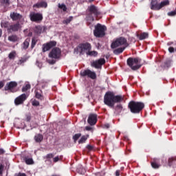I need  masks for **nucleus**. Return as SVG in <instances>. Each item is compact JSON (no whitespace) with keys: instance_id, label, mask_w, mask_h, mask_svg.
Listing matches in <instances>:
<instances>
[{"instance_id":"nucleus-24","label":"nucleus","mask_w":176,"mask_h":176,"mask_svg":"<svg viewBox=\"0 0 176 176\" xmlns=\"http://www.w3.org/2000/svg\"><path fill=\"white\" fill-rule=\"evenodd\" d=\"M34 140L36 142H42L43 140V135H42L41 134L36 135L34 137Z\"/></svg>"},{"instance_id":"nucleus-1","label":"nucleus","mask_w":176,"mask_h":176,"mask_svg":"<svg viewBox=\"0 0 176 176\" xmlns=\"http://www.w3.org/2000/svg\"><path fill=\"white\" fill-rule=\"evenodd\" d=\"M124 98L122 96H115L112 92H107L104 97V103L110 108H114L115 104H116V102H122Z\"/></svg>"},{"instance_id":"nucleus-11","label":"nucleus","mask_w":176,"mask_h":176,"mask_svg":"<svg viewBox=\"0 0 176 176\" xmlns=\"http://www.w3.org/2000/svg\"><path fill=\"white\" fill-rule=\"evenodd\" d=\"M57 45V43L56 41H50L49 43H47L43 45V52L45 53V52H47L50 50L52 49V47H54V46H56Z\"/></svg>"},{"instance_id":"nucleus-53","label":"nucleus","mask_w":176,"mask_h":176,"mask_svg":"<svg viewBox=\"0 0 176 176\" xmlns=\"http://www.w3.org/2000/svg\"><path fill=\"white\" fill-rule=\"evenodd\" d=\"M30 120H31V116L27 115L26 116V122H30Z\"/></svg>"},{"instance_id":"nucleus-20","label":"nucleus","mask_w":176,"mask_h":176,"mask_svg":"<svg viewBox=\"0 0 176 176\" xmlns=\"http://www.w3.org/2000/svg\"><path fill=\"white\" fill-rule=\"evenodd\" d=\"M33 8H36V9H39L41 8H47V3L45 1L38 2L33 5Z\"/></svg>"},{"instance_id":"nucleus-3","label":"nucleus","mask_w":176,"mask_h":176,"mask_svg":"<svg viewBox=\"0 0 176 176\" xmlns=\"http://www.w3.org/2000/svg\"><path fill=\"white\" fill-rule=\"evenodd\" d=\"M127 65L131 69L135 71L141 68V59L138 58H129L127 59Z\"/></svg>"},{"instance_id":"nucleus-10","label":"nucleus","mask_w":176,"mask_h":176,"mask_svg":"<svg viewBox=\"0 0 176 176\" xmlns=\"http://www.w3.org/2000/svg\"><path fill=\"white\" fill-rule=\"evenodd\" d=\"M81 76H88V78H91V79H96L97 78V75L96 72H91L89 69L84 70L80 72Z\"/></svg>"},{"instance_id":"nucleus-14","label":"nucleus","mask_w":176,"mask_h":176,"mask_svg":"<svg viewBox=\"0 0 176 176\" xmlns=\"http://www.w3.org/2000/svg\"><path fill=\"white\" fill-rule=\"evenodd\" d=\"M25 100H27V95L25 94H23L15 99V104L20 105L21 104H23Z\"/></svg>"},{"instance_id":"nucleus-15","label":"nucleus","mask_w":176,"mask_h":176,"mask_svg":"<svg viewBox=\"0 0 176 176\" xmlns=\"http://www.w3.org/2000/svg\"><path fill=\"white\" fill-rule=\"evenodd\" d=\"M87 122L90 126H94L97 123V116L96 114H90Z\"/></svg>"},{"instance_id":"nucleus-40","label":"nucleus","mask_w":176,"mask_h":176,"mask_svg":"<svg viewBox=\"0 0 176 176\" xmlns=\"http://www.w3.org/2000/svg\"><path fill=\"white\" fill-rule=\"evenodd\" d=\"M36 45V38H33L32 39V45H31V47L32 49H34V47H35V45Z\"/></svg>"},{"instance_id":"nucleus-31","label":"nucleus","mask_w":176,"mask_h":176,"mask_svg":"<svg viewBox=\"0 0 176 176\" xmlns=\"http://www.w3.org/2000/svg\"><path fill=\"white\" fill-rule=\"evenodd\" d=\"M8 58L10 60H14V58H16V51H12L9 54Z\"/></svg>"},{"instance_id":"nucleus-18","label":"nucleus","mask_w":176,"mask_h":176,"mask_svg":"<svg viewBox=\"0 0 176 176\" xmlns=\"http://www.w3.org/2000/svg\"><path fill=\"white\" fill-rule=\"evenodd\" d=\"M10 17L12 19V21H17V20H21L23 16L17 12H11Z\"/></svg>"},{"instance_id":"nucleus-8","label":"nucleus","mask_w":176,"mask_h":176,"mask_svg":"<svg viewBox=\"0 0 176 176\" xmlns=\"http://www.w3.org/2000/svg\"><path fill=\"white\" fill-rule=\"evenodd\" d=\"M60 56H61V50L57 47L52 49L49 54L50 58H54V60L60 58Z\"/></svg>"},{"instance_id":"nucleus-52","label":"nucleus","mask_w":176,"mask_h":176,"mask_svg":"<svg viewBox=\"0 0 176 176\" xmlns=\"http://www.w3.org/2000/svg\"><path fill=\"white\" fill-rule=\"evenodd\" d=\"M169 53H174V47H170L168 48Z\"/></svg>"},{"instance_id":"nucleus-64","label":"nucleus","mask_w":176,"mask_h":176,"mask_svg":"<svg viewBox=\"0 0 176 176\" xmlns=\"http://www.w3.org/2000/svg\"><path fill=\"white\" fill-rule=\"evenodd\" d=\"M89 2H94V0H88Z\"/></svg>"},{"instance_id":"nucleus-60","label":"nucleus","mask_w":176,"mask_h":176,"mask_svg":"<svg viewBox=\"0 0 176 176\" xmlns=\"http://www.w3.org/2000/svg\"><path fill=\"white\" fill-rule=\"evenodd\" d=\"M116 176L120 175V171L116 170Z\"/></svg>"},{"instance_id":"nucleus-5","label":"nucleus","mask_w":176,"mask_h":176,"mask_svg":"<svg viewBox=\"0 0 176 176\" xmlns=\"http://www.w3.org/2000/svg\"><path fill=\"white\" fill-rule=\"evenodd\" d=\"M120 46H124V47H127V46H129L127 40L124 37H120L117 38L111 43V49H116V47H119Z\"/></svg>"},{"instance_id":"nucleus-29","label":"nucleus","mask_w":176,"mask_h":176,"mask_svg":"<svg viewBox=\"0 0 176 176\" xmlns=\"http://www.w3.org/2000/svg\"><path fill=\"white\" fill-rule=\"evenodd\" d=\"M170 2L168 0H165L164 1H162L160 3V9H162V8H164V6H167V5H169Z\"/></svg>"},{"instance_id":"nucleus-41","label":"nucleus","mask_w":176,"mask_h":176,"mask_svg":"<svg viewBox=\"0 0 176 176\" xmlns=\"http://www.w3.org/2000/svg\"><path fill=\"white\" fill-rule=\"evenodd\" d=\"M0 2L4 5H10V0H0Z\"/></svg>"},{"instance_id":"nucleus-30","label":"nucleus","mask_w":176,"mask_h":176,"mask_svg":"<svg viewBox=\"0 0 176 176\" xmlns=\"http://www.w3.org/2000/svg\"><path fill=\"white\" fill-rule=\"evenodd\" d=\"M74 19L73 16H69V18H67L66 19L63 21V24H66L68 25L71 23V21H72V19Z\"/></svg>"},{"instance_id":"nucleus-37","label":"nucleus","mask_w":176,"mask_h":176,"mask_svg":"<svg viewBox=\"0 0 176 176\" xmlns=\"http://www.w3.org/2000/svg\"><path fill=\"white\" fill-rule=\"evenodd\" d=\"M98 54V53L96 51H89L87 55L88 56H94V57H96V56H97Z\"/></svg>"},{"instance_id":"nucleus-48","label":"nucleus","mask_w":176,"mask_h":176,"mask_svg":"<svg viewBox=\"0 0 176 176\" xmlns=\"http://www.w3.org/2000/svg\"><path fill=\"white\" fill-rule=\"evenodd\" d=\"M58 160H60V157H59L58 156L55 157L53 159L54 163H57V162H58Z\"/></svg>"},{"instance_id":"nucleus-33","label":"nucleus","mask_w":176,"mask_h":176,"mask_svg":"<svg viewBox=\"0 0 176 176\" xmlns=\"http://www.w3.org/2000/svg\"><path fill=\"white\" fill-rule=\"evenodd\" d=\"M115 109H116V112L120 113V112H122V111L123 110V107L122 106V104H118L116 107Z\"/></svg>"},{"instance_id":"nucleus-50","label":"nucleus","mask_w":176,"mask_h":176,"mask_svg":"<svg viewBox=\"0 0 176 176\" xmlns=\"http://www.w3.org/2000/svg\"><path fill=\"white\" fill-rule=\"evenodd\" d=\"M175 14H176V11H172L168 13V16H175Z\"/></svg>"},{"instance_id":"nucleus-63","label":"nucleus","mask_w":176,"mask_h":176,"mask_svg":"<svg viewBox=\"0 0 176 176\" xmlns=\"http://www.w3.org/2000/svg\"><path fill=\"white\" fill-rule=\"evenodd\" d=\"M2 36V29H0V38Z\"/></svg>"},{"instance_id":"nucleus-32","label":"nucleus","mask_w":176,"mask_h":176,"mask_svg":"<svg viewBox=\"0 0 176 176\" xmlns=\"http://www.w3.org/2000/svg\"><path fill=\"white\" fill-rule=\"evenodd\" d=\"M1 27L2 28H9V22L8 21H1Z\"/></svg>"},{"instance_id":"nucleus-56","label":"nucleus","mask_w":176,"mask_h":176,"mask_svg":"<svg viewBox=\"0 0 176 176\" xmlns=\"http://www.w3.org/2000/svg\"><path fill=\"white\" fill-rule=\"evenodd\" d=\"M3 86H5V84L3 83V82L0 81V89H2V87H3Z\"/></svg>"},{"instance_id":"nucleus-12","label":"nucleus","mask_w":176,"mask_h":176,"mask_svg":"<svg viewBox=\"0 0 176 176\" xmlns=\"http://www.w3.org/2000/svg\"><path fill=\"white\" fill-rule=\"evenodd\" d=\"M14 87H17V83L15 81H11L6 85L4 89L6 91L10 90L13 93Z\"/></svg>"},{"instance_id":"nucleus-27","label":"nucleus","mask_w":176,"mask_h":176,"mask_svg":"<svg viewBox=\"0 0 176 176\" xmlns=\"http://www.w3.org/2000/svg\"><path fill=\"white\" fill-rule=\"evenodd\" d=\"M36 34H42V32L43 31V28L41 26H36L34 30Z\"/></svg>"},{"instance_id":"nucleus-61","label":"nucleus","mask_w":176,"mask_h":176,"mask_svg":"<svg viewBox=\"0 0 176 176\" xmlns=\"http://www.w3.org/2000/svg\"><path fill=\"white\" fill-rule=\"evenodd\" d=\"M109 126H110L109 124H104L105 129H109Z\"/></svg>"},{"instance_id":"nucleus-45","label":"nucleus","mask_w":176,"mask_h":176,"mask_svg":"<svg viewBox=\"0 0 176 176\" xmlns=\"http://www.w3.org/2000/svg\"><path fill=\"white\" fill-rule=\"evenodd\" d=\"M170 64H171V61H170V60L166 61V62L165 63L164 67H165V68H166V67L168 68V67H170Z\"/></svg>"},{"instance_id":"nucleus-23","label":"nucleus","mask_w":176,"mask_h":176,"mask_svg":"<svg viewBox=\"0 0 176 176\" xmlns=\"http://www.w3.org/2000/svg\"><path fill=\"white\" fill-rule=\"evenodd\" d=\"M126 49V47H119L113 50L114 54H120L123 53V51Z\"/></svg>"},{"instance_id":"nucleus-62","label":"nucleus","mask_w":176,"mask_h":176,"mask_svg":"<svg viewBox=\"0 0 176 176\" xmlns=\"http://www.w3.org/2000/svg\"><path fill=\"white\" fill-rule=\"evenodd\" d=\"M83 170V171H82L81 173H80V174H85V173H86V170H85V169H82Z\"/></svg>"},{"instance_id":"nucleus-58","label":"nucleus","mask_w":176,"mask_h":176,"mask_svg":"<svg viewBox=\"0 0 176 176\" xmlns=\"http://www.w3.org/2000/svg\"><path fill=\"white\" fill-rule=\"evenodd\" d=\"M15 176H27V175H25V173H19V174L16 175Z\"/></svg>"},{"instance_id":"nucleus-19","label":"nucleus","mask_w":176,"mask_h":176,"mask_svg":"<svg viewBox=\"0 0 176 176\" xmlns=\"http://www.w3.org/2000/svg\"><path fill=\"white\" fill-rule=\"evenodd\" d=\"M151 5V9L152 10H160V3H157V0H152Z\"/></svg>"},{"instance_id":"nucleus-17","label":"nucleus","mask_w":176,"mask_h":176,"mask_svg":"<svg viewBox=\"0 0 176 176\" xmlns=\"http://www.w3.org/2000/svg\"><path fill=\"white\" fill-rule=\"evenodd\" d=\"M90 14H94V16H98L100 14V12L98 11V8L96 7L94 5H91L88 8Z\"/></svg>"},{"instance_id":"nucleus-16","label":"nucleus","mask_w":176,"mask_h":176,"mask_svg":"<svg viewBox=\"0 0 176 176\" xmlns=\"http://www.w3.org/2000/svg\"><path fill=\"white\" fill-rule=\"evenodd\" d=\"M21 28V25H20V23L17 22L14 25H11L10 28H8V31L16 32L19 31Z\"/></svg>"},{"instance_id":"nucleus-49","label":"nucleus","mask_w":176,"mask_h":176,"mask_svg":"<svg viewBox=\"0 0 176 176\" xmlns=\"http://www.w3.org/2000/svg\"><path fill=\"white\" fill-rule=\"evenodd\" d=\"M3 173V166L2 164H0V175H2Z\"/></svg>"},{"instance_id":"nucleus-34","label":"nucleus","mask_w":176,"mask_h":176,"mask_svg":"<svg viewBox=\"0 0 176 176\" xmlns=\"http://www.w3.org/2000/svg\"><path fill=\"white\" fill-rule=\"evenodd\" d=\"M58 8H59V9H62L63 12H67V6L64 3L63 4L58 3Z\"/></svg>"},{"instance_id":"nucleus-57","label":"nucleus","mask_w":176,"mask_h":176,"mask_svg":"<svg viewBox=\"0 0 176 176\" xmlns=\"http://www.w3.org/2000/svg\"><path fill=\"white\" fill-rule=\"evenodd\" d=\"M3 153H5V150L0 148V155H3Z\"/></svg>"},{"instance_id":"nucleus-55","label":"nucleus","mask_w":176,"mask_h":176,"mask_svg":"<svg viewBox=\"0 0 176 176\" xmlns=\"http://www.w3.org/2000/svg\"><path fill=\"white\" fill-rule=\"evenodd\" d=\"M87 149H89V151H92V149H93V146H91V145H87Z\"/></svg>"},{"instance_id":"nucleus-38","label":"nucleus","mask_w":176,"mask_h":176,"mask_svg":"<svg viewBox=\"0 0 176 176\" xmlns=\"http://www.w3.org/2000/svg\"><path fill=\"white\" fill-rule=\"evenodd\" d=\"M36 98L38 100H43V96L41 94V93L36 91Z\"/></svg>"},{"instance_id":"nucleus-7","label":"nucleus","mask_w":176,"mask_h":176,"mask_svg":"<svg viewBox=\"0 0 176 176\" xmlns=\"http://www.w3.org/2000/svg\"><path fill=\"white\" fill-rule=\"evenodd\" d=\"M29 17L31 21H34V23H41L42 20H43V15L41 13L31 12L30 13Z\"/></svg>"},{"instance_id":"nucleus-46","label":"nucleus","mask_w":176,"mask_h":176,"mask_svg":"<svg viewBox=\"0 0 176 176\" xmlns=\"http://www.w3.org/2000/svg\"><path fill=\"white\" fill-rule=\"evenodd\" d=\"M174 160H176V157H171L168 160V164L169 166H171V162H174Z\"/></svg>"},{"instance_id":"nucleus-36","label":"nucleus","mask_w":176,"mask_h":176,"mask_svg":"<svg viewBox=\"0 0 176 176\" xmlns=\"http://www.w3.org/2000/svg\"><path fill=\"white\" fill-rule=\"evenodd\" d=\"M82 135V134L80 133H77L75 135L73 136V140L74 141V142H76V141H78V140H79V138Z\"/></svg>"},{"instance_id":"nucleus-39","label":"nucleus","mask_w":176,"mask_h":176,"mask_svg":"<svg viewBox=\"0 0 176 176\" xmlns=\"http://www.w3.org/2000/svg\"><path fill=\"white\" fill-rule=\"evenodd\" d=\"M87 21H88V23H93V21H94V18L91 15H89L87 17Z\"/></svg>"},{"instance_id":"nucleus-59","label":"nucleus","mask_w":176,"mask_h":176,"mask_svg":"<svg viewBox=\"0 0 176 176\" xmlns=\"http://www.w3.org/2000/svg\"><path fill=\"white\" fill-rule=\"evenodd\" d=\"M85 130H87V131H90V130H91V127H90V126H86V127H85Z\"/></svg>"},{"instance_id":"nucleus-4","label":"nucleus","mask_w":176,"mask_h":176,"mask_svg":"<svg viewBox=\"0 0 176 176\" xmlns=\"http://www.w3.org/2000/svg\"><path fill=\"white\" fill-rule=\"evenodd\" d=\"M120 46H124V47H127V46H129L127 40L124 37H120L117 38L111 43V49H116V47H119Z\"/></svg>"},{"instance_id":"nucleus-2","label":"nucleus","mask_w":176,"mask_h":176,"mask_svg":"<svg viewBox=\"0 0 176 176\" xmlns=\"http://www.w3.org/2000/svg\"><path fill=\"white\" fill-rule=\"evenodd\" d=\"M144 107L145 105L143 102L134 101H131L128 105V107L132 113H140V112L144 109Z\"/></svg>"},{"instance_id":"nucleus-21","label":"nucleus","mask_w":176,"mask_h":176,"mask_svg":"<svg viewBox=\"0 0 176 176\" xmlns=\"http://www.w3.org/2000/svg\"><path fill=\"white\" fill-rule=\"evenodd\" d=\"M30 42H31V40L30 38H26L25 41L22 44V49L23 50H27L30 46Z\"/></svg>"},{"instance_id":"nucleus-6","label":"nucleus","mask_w":176,"mask_h":176,"mask_svg":"<svg viewBox=\"0 0 176 176\" xmlns=\"http://www.w3.org/2000/svg\"><path fill=\"white\" fill-rule=\"evenodd\" d=\"M106 30L107 28L105 26L101 25V24L98 23L96 25H95L94 34L97 38H101L102 36H104V35H105Z\"/></svg>"},{"instance_id":"nucleus-28","label":"nucleus","mask_w":176,"mask_h":176,"mask_svg":"<svg viewBox=\"0 0 176 176\" xmlns=\"http://www.w3.org/2000/svg\"><path fill=\"white\" fill-rule=\"evenodd\" d=\"M87 138H89V135L82 136L80 140L78 141V144H83L86 142V140H87Z\"/></svg>"},{"instance_id":"nucleus-25","label":"nucleus","mask_w":176,"mask_h":176,"mask_svg":"<svg viewBox=\"0 0 176 176\" xmlns=\"http://www.w3.org/2000/svg\"><path fill=\"white\" fill-rule=\"evenodd\" d=\"M8 41H10V42H17V41H19V37L16 35H11L8 36Z\"/></svg>"},{"instance_id":"nucleus-13","label":"nucleus","mask_w":176,"mask_h":176,"mask_svg":"<svg viewBox=\"0 0 176 176\" xmlns=\"http://www.w3.org/2000/svg\"><path fill=\"white\" fill-rule=\"evenodd\" d=\"M105 64V59L100 58L98 60H95L91 63V67L94 68H100L101 65Z\"/></svg>"},{"instance_id":"nucleus-22","label":"nucleus","mask_w":176,"mask_h":176,"mask_svg":"<svg viewBox=\"0 0 176 176\" xmlns=\"http://www.w3.org/2000/svg\"><path fill=\"white\" fill-rule=\"evenodd\" d=\"M136 36L139 38L140 41H144V39H146V38L149 36V34L146 32H143L140 35L138 34H136Z\"/></svg>"},{"instance_id":"nucleus-26","label":"nucleus","mask_w":176,"mask_h":176,"mask_svg":"<svg viewBox=\"0 0 176 176\" xmlns=\"http://www.w3.org/2000/svg\"><path fill=\"white\" fill-rule=\"evenodd\" d=\"M23 160L26 163V164H34V160H32V158L26 157L23 159Z\"/></svg>"},{"instance_id":"nucleus-51","label":"nucleus","mask_w":176,"mask_h":176,"mask_svg":"<svg viewBox=\"0 0 176 176\" xmlns=\"http://www.w3.org/2000/svg\"><path fill=\"white\" fill-rule=\"evenodd\" d=\"M19 61H20L21 64H23V63H25L27 61V58H23L20 59Z\"/></svg>"},{"instance_id":"nucleus-35","label":"nucleus","mask_w":176,"mask_h":176,"mask_svg":"<svg viewBox=\"0 0 176 176\" xmlns=\"http://www.w3.org/2000/svg\"><path fill=\"white\" fill-rule=\"evenodd\" d=\"M31 89V85L30 84H26L25 87H23L22 91H27Z\"/></svg>"},{"instance_id":"nucleus-54","label":"nucleus","mask_w":176,"mask_h":176,"mask_svg":"<svg viewBox=\"0 0 176 176\" xmlns=\"http://www.w3.org/2000/svg\"><path fill=\"white\" fill-rule=\"evenodd\" d=\"M36 65L38 67V68H42V63L36 61Z\"/></svg>"},{"instance_id":"nucleus-9","label":"nucleus","mask_w":176,"mask_h":176,"mask_svg":"<svg viewBox=\"0 0 176 176\" xmlns=\"http://www.w3.org/2000/svg\"><path fill=\"white\" fill-rule=\"evenodd\" d=\"M79 49L81 54H85V53L88 54L89 52L91 50V45L90 43L82 44L80 45Z\"/></svg>"},{"instance_id":"nucleus-43","label":"nucleus","mask_w":176,"mask_h":176,"mask_svg":"<svg viewBox=\"0 0 176 176\" xmlns=\"http://www.w3.org/2000/svg\"><path fill=\"white\" fill-rule=\"evenodd\" d=\"M151 166L153 168H159L160 166L156 162H152Z\"/></svg>"},{"instance_id":"nucleus-47","label":"nucleus","mask_w":176,"mask_h":176,"mask_svg":"<svg viewBox=\"0 0 176 176\" xmlns=\"http://www.w3.org/2000/svg\"><path fill=\"white\" fill-rule=\"evenodd\" d=\"M32 105L34 107H38L39 105V102L37 100H34L32 102Z\"/></svg>"},{"instance_id":"nucleus-44","label":"nucleus","mask_w":176,"mask_h":176,"mask_svg":"<svg viewBox=\"0 0 176 176\" xmlns=\"http://www.w3.org/2000/svg\"><path fill=\"white\" fill-rule=\"evenodd\" d=\"M47 63H50L51 65H53V64H56V60L48 59Z\"/></svg>"},{"instance_id":"nucleus-42","label":"nucleus","mask_w":176,"mask_h":176,"mask_svg":"<svg viewBox=\"0 0 176 176\" xmlns=\"http://www.w3.org/2000/svg\"><path fill=\"white\" fill-rule=\"evenodd\" d=\"M53 157H54V155H53V153H49L44 158L45 159H53Z\"/></svg>"}]
</instances>
